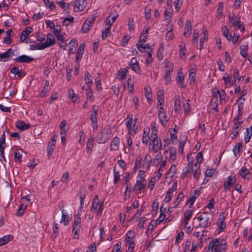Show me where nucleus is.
Returning a JSON list of instances; mask_svg holds the SVG:
<instances>
[{"label":"nucleus","mask_w":252,"mask_h":252,"mask_svg":"<svg viewBox=\"0 0 252 252\" xmlns=\"http://www.w3.org/2000/svg\"><path fill=\"white\" fill-rule=\"evenodd\" d=\"M10 72L15 75H17L19 77L22 78L26 75V73L22 70H19L18 67L14 66L10 69Z\"/></svg>","instance_id":"nucleus-28"},{"label":"nucleus","mask_w":252,"mask_h":252,"mask_svg":"<svg viewBox=\"0 0 252 252\" xmlns=\"http://www.w3.org/2000/svg\"><path fill=\"white\" fill-rule=\"evenodd\" d=\"M118 16L117 15L116 16H114L113 17H111L110 14L106 19V25L111 27V25L115 22L116 19Z\"/></svg>","instance_id":"nucleus-49"},{"label":"nucleus","mask_w":252,"mask_h":252,"mask_svg":"<svg viewBox=\"0 0 252 252\" xmlns=\"http://www.w3.org/2000/svg\"><path fill=\"white\" fill-rule=\"evenodd\" d=\"M248 44L242 45L240 47V54L245 59H246L248 56Z\"/></svg>","instance_id":"nucleus-45"},{"label":"nucleus","mask_w":252,"mask_h":252,"mask_svg":"<svg viewBox=\"0 0 252 252\" xmlns=\"http://www.w3.org/2000/svg\"><path fill=\"white\" fill-rule=\"evenodd\" d=\"M50 90V86H49V81L48 80L45 81V85L43 90L41 91L39 96L41 97H44L46 96V94Z\"/></svg>","instance_id":"nucleus-34"},{"label":"nucleus","mask_w":252,"mask_h":252,"mask_svg":"<svg viewBox=\"0 0 252 252\" xmlns=\"http://www.w3.org/2000/svg\"><path fill=\"white\" fill-rule=\"evenodd\" d=\"M190 102V100L189 99H187L185 100V102L183 103L184 113L186 115H189L191 111Z\"/></svg>","instance_id":"nucleus-39"},{"label":"nucleus","mask_w":252,"mask_h":252,"mask_svg":"<svg viewBox=\"0 0 252 252\" xmlns=\"http://www.w3.org/2000/svg\"><path fill=\"white\" fill-rule=\"evenodd\" d=\"M16 126L20 130H25L30 127V125L25 123L23 121H18L16 122Z\"/></svg>","instance_id":"nucleus-30"},{"label":"nucleus","mask_w":252,"mask_h":252,"mask_svg":"<svg viewBox=\"0 0 252 252\" xmlns=\"http://www.w3.org/2000/svg\"><path fill=\"white\" fill-rule=\"evenodd\" d=\"M142 160V157L141 155H139L136 158L134 162V166L133 170L136 172L137 169L140 168L141 167V162Z\"/></svg>","instance_id":"nucleus-44"},{"label":"nucleus","mask_w":252,"mask_h":252,"mask_svg":"<svg viewBox=\"0 0 252 252\" xmlns=\"http://www.w3.org/2000/svg\"><path fill=\"white\" fill-rule=\"evenodd\" d=\"M13 239V236L8 234L0 238V247L6 245Z\"/></svg>","instance_id":"nucleus-31"},{"label":"nucleus","mask_w":252,"mask_h":252,"mask_svg":"<svg viewBox=\"0 0 252 252\" xmlns=\"http://www.w3.org/2000/svg\"><path fill=\"white\" fill-rule=\"evenodd\" d=\"M84 81L87 85L90 88L93 83V77L87 71L84 74Z\"/></svg>","instance_id":"nucleus-38"},{"label":"nucleus","mask_w":252,"mask_h":252,"mask_svg":"<svg viewBox=\"0 0 252 252\" xmlns=\"http://www.w3.org/2000/svg\"><path fill=\"white\" fill-rule=\"evenodd\" d=\"M226 240L224 239L216 238L211 241L208 245V249L211 252H225Z\"/></svg>","instance_id":"nucleus-2"},{"label":"nucleus","mask_w":252,"mask_h":252,"mask_svg":"<svg viewBox=\"0 0 252 252\" xmlns=\"http://www.w3.org/2000/svg\"><path fill=\"white\" fill-rule=\"evenodd\" d=\"M130 68L135 72L140 74L141 72L140 67L139 63L136 58H132L129 63Z\"/></svg>","instance_id":"nucleus-16"},{"label":"nucleus","mask_w":252,"mask_h":252,"mask_svg":"<svg viewBox=\"0 0 252 252\" xmlns=\"http://www.w3.org/2000/svg\"><path fill=\"white\" fill-rule=\"evenodd\" d=\"M94 138L93 136H90L87 142L86 152L88 154H91L93 150L94 146Z\"/></svg>","instance_id":"nucleus-21"},{"label":"nucleus","mask_w":252,"mask_h":252,"mask_svg":"<svg viewBox=\"0 0 252 252\" xmlns=\"http://www.w3.org/2000/svg\"><path fill=\"white\" fill-rule=\"evenodd\" d=\"M181 108L180 96H176L174 99V111L175 113H179Z\"/></svg>","instance_id":"nucleus-37"},{"label":"nucleus","mask_w":252,"mask_h":252,"mask_svg":"<svg viewBox=\"0 0 252 252\" xmlns=\"http://www.w3.org/2000/svg\"><path fill=\"white\" fill-rule=\"evenodd\" d=\"M157 181L158 180L156 177H152L151 178L148 184V188L150 189V190H152L154 189Z\"/></svg>","instance_id":"nucleus-62"},{"label":"nucleus","mask_w":252,"mask_h":252,"mask_svg":"<svg viewBox=\"0 0 252 252\" xmlns=\"http://www.w3.org/2000/svg\"><path fill=\"white\" fill-rule=\"evenodd\" d=\"M151 162V157L149 154H146L144 158L143 168L147 169L149 168Z\"/></svg>","instance_id":"nucleus-42"},{"label":"nucleus","mask_w":252,"mask_h":252,"mask_svg":"<svg viewBox=\"0 0 252 252\" xmlns=\"http://www.w3.org/2000/svg\"><path fill=\"white\" fill-rule=\"evenodd\" d=\"M150 140V145L152 146L151 150L153 152L157 153L158 150L161 149L162 143L160 138L158 136H151Z\"/></svg>","instance_id":"nucleus-8"},{"label":"nucleus","mask_w":252,"mask_h":252,"mask_svg":"<svg viewBox=\"0 0 252 252\" xmlns=\"http://www.w3.org/2000/svg\"><path fill=\"white\" fill-rule=\"evenodd\" d=\"M190 172L192 173L193 178L198 180L201 174L200 165L198 163H194L193 165L188 164L183 169L182 176L185 178Z\"/></svg>","instance_id":"nucleus-3"},{"label":"nucleus","mask_w":252,"mask_h":252,"mask_svg":"<svg viewBox=\"0 0 252 252\" xmlns=\"http://www.w3.org/2000/svg\"><path fill=\"white\" fill-rule=\"evenodd\" d=\"M86 0H75L73 4V11L79 12L83 11L87 5Z\"/></svg>","instance_id":"nucleus-11"},{"label":"nucleus","mask_w":252,"mask_h":252,"mask_svg":"<svg viewBox=\"0 0 252 252\" xmlns=\"http://www.w3.org/2000/svg\"><path fill=\"white\" fill-rule=\"evenodd\" d=\"M27 206V204L21 203L18 209L17 210L16 215L18 217L22 216L24 213Z\"/></svg>","instance_id":"nucleus-47"},{"label":"nucleus","mask_w":252,"mask_h":252,"mask_svg":"<svg viewBox=\"0 0 252 252\" xmlns=\"http://www.w3.org/2000/svg\"><path fill=\"white\" fill-rule=\"evenodd\" d=\"M63 11H66L69 8L70 3L65 2V0H63L60 1V6Z\"/></svg>","instance_id":"nucleus-61"},{"label":"nucleus","mask_w":252,"mask_h":252,"mask_svg":"<svg viewBox=\"0 0 252 252\" xmlns=\"http://www.w3.org/2000/svg\"><path fill=\"white\" fill-rule=\"evenodd\" d=\"M192 212L191 210H186L184 214V221H189L192 216Z\"/></svg>","instance_id":"nucleus-54"},{"label":"nucleus","mask_w":252,"mask_h":252,"mask_svg":"<svg viewBox=\"0 0 252 252\" xmlns=\"http://www.w3.org/2000/svg\"><path fill=\"white\" fill-rule=\"evenodd\" d=\"M191 23L189 20H188L185 24L183 35L186 37H189L191 32Z\"/></svg>","instance_id":"nucleus-24"},{"label":"nucleus","mask_w":252,"mask_h":252,"mask_svg":"<svg viewBox=\"0 0 252 252\" xmlns=\"http://www.w3.org/2000/svg\"><path fill=\"white\" fill-rule=\"evenodd\" d=\"M68 96L73 102H76L79 99V97L75 94L74 91L71 89L68 90Z\"/></svg>","instance_id":"nucleus-52"},{"label":"nucleus","mask_w":252,"mask_h":252,"mask_svg":"<svg viewBox=\"0 0 252 252\" xmlns=\"http://www.w3.org/2000/svg\"><path fill=\"white\" fill-rule=\"evenodd\" d=\"M234 126L231 132V134L233 135L231 137L232 138H235L236 137L237 134H238L240 129L241 122L234 123Z\"/></svg>","instance_id":"nucleus-36"},{"label":"nucleus","mask_w":252,"mask_h":252,"mask_svg":"<svg viewBox=\"0 0 252 252\" xmlns=\"http://www.w3.org/2000/svg\"><path fill=\"white\" fill-rule=\"evenodd\" d=\"M175 80L176 82L179 84L181 88H186V85L184 84L185 76L182 72V68L178 70Z\"/></svg>","instance_id":"nucleus-13"},{"label":"nucleus","mask_w":252,"mask_h":252,"mask_svg":"<svg viewBox=\"0 0 252 252\" xmlns=\"http://www.w3.org/2000/svg\"><path fill=\"white\" fill-rule=\"evenodd\" d=\"M128 87V91L130 94H133L134 89V82L130 78H129L127 81Z\"/></svg>","instance_id":"nucleus-56"},{"label":"nucleus","mask_w":252,"mask_h":252,"mask_svg":"<svg viewBox=\"0 0 252 252\" xmlns=\"http://www.w3.org/2000/svg\"><path fill=\"white\" fill-rule=\"evenodd\" d=\"M145 96L147 100L149 102L152 100V92L151 89L150 87H145L144 88Z\"/></svg>","instance_id":"nucleus-51"},{"label":"nucleus","mask_w":252,"mask_h":252,"mask_svg":"<svg viewBox=\"0 0 252 252\" xmlns=\"http://www.w3.org/2000/svg\"><path fill=\"white\" fill-rule=\"evenodd\" d=\"M170 156L169 160L171 163H175L176 160V149L171 147L169 149Z\"/></svg>","instance_id":"nucleus-29"},{"label":"nucleus","mask_w":252,"mask_h":252,"mask_svg":"<svg viewBox=\"0 0 252 252\" xmlns=\"http://www.w3.org/2000/svg\"><path fill=\"white\" fill-rule=\"evenodd\" d=\"M126 120L125 124L128 128V133L130 135L134 136L136 133L138 129V126L136 125L137 120H133L132 114L127 115Z\"/></svg>","instance_id":"nucleus-5"},{"label":"nucleus","mask_w":252,"mask_h":252,"mask_svg":"<svg viewBox=\"0 0 252 252\" xmlns=\"http://www.w3.org/2000/svg\"><path fill=\"white\" fill-rule=\"evenodd\" d=\"M171 72L164 71V74L163 77L166 85H168L171 81Z\"/></svg>","instance_id":"nucleus-64"},{"label":"nucleus","mask_w":252,"mask_h":252,"mask_svg":"<svg viewBox=\"0 0 252 252\" xmlns=\"http://www.w3.org/2000/svg\"><path fill=\"white\" fill-rule=\"evenodd\" d=\"M157 224H158L157 220H156V221L154 220H151L148 226V228H147L146 233L147 234H148L150 231V232L151 233L153 231V230L155 228V227L157 226Z\"/></svg>","instance_id":"nucleus-53"},{"label":"nucleus","mask_w":252,"mask_h":252,"mask_svg":"<svg viewBox=\"0 0 252 252\" xmlns=\"http://www.w3.org/2000/svg\"><path fill=\"white\" fill-rule=\"evenodd\" d=\"M222 79L224 81V84L227 86L228 84L230 86H233L235 85V80L231 79L228 74L226 73L224 74V76L222 77Z\"/></svg>","instance_id":"nucleus-41"},{"label":"nucleus","mask_w":252,"mask_h":252,"mask_svg":"<svg viewBox=\"0 0 252 252\" xmlns=\"http://www.w3.org/2000/svg\"><path fill=\"white\" fill-rule=\"evenodd\" d=\"M104 203L103 201H100L99 197L95 195L93 199L91 205V212L96 213L97 216H100L102 215L103 210Z\"/></svg>","instance_id":"nucleus-4"},{"label":"nucleus","mask_w":252,"mask_h":252,"mask_svg":"<svg viewBox=\"0 0 252 252\" xmlns=\"http://www.w3.org/2000/svg\"><path fill=\"white\" fill-rule=\"evenodd\" d=\"M44 43L47 47L53 45L56 43V41L52 33H49L47 35V38Z\"/></svg>","instance_id":"nucleus-33"},{"label":"nucleus","mask_w":252,"mask_h":252,"mask_svg":"<svg viewBox=\"0 0 252 252\" xmlns=\"http://www.w3.org/2000/svg\"><path fill=\"white\" fill-rule=\"evenodd\" d=\"M57 38V43L60 47L65 50L67 46V43L65 40V38L63 34L56 36Z\"/></svg>","instance_id":"nucleus-25"},{"label":"nucleus","mask_w":252,"mask_h":252,"mask_svg":"<svg viewBox=\"0 0 252 252\" xmlns=\"http://www.w3.org/2000/svg\"><path fill=\"white\" fill-rule=\"evenodd\" d=\"M242 150V145L241 143H237L234 146L233 152L235 156H237Z\"/></svg>","instance_id":"nucleus-50"},{"label":"nucleus","mask_w":252,"mask_h":252,"mask_svg":"<svg viewBox=\"0 0 252 252\" xmlns=\"http://www.w3.org/2000/svg\"><path fill=\"white\" fill-rule=\"evenodd\" d=\"M60 127L61 128L60 132L66 133L69 129V127L66 126V121L65 120L61 122Z\"/></svg>","instance_id":"nucleus-57"},{"label":"nucleus","mask_w":252,"mask_h":252,"mask_svg":"<svg viewBox=\"0 0 252 252\" xmlns=\"http://www.w3.org/2000/svg\"><path fill=\"white\" fill-rule=\"evenodd\" d=\"M147 186V180L145 178V172L139 170L136 176V181L133 187V191L138 193H141Z\"/></svg>","instance_id":"nucleus-1"},{"label":"nucleus","mask_w":252,"mask_h":252,"mask_svg":"<svg viewBox=\"0 0 252 252\" xmlns=\"http://www.w3.org/2000/svg\"><path fill=\"white\" fill-rule=\"evenodd\" d=\"M252 133V126L250 127V128H248L246 130L245 138H244V141L246 143H248L250 140L251 137V135Z\"/></svg>","instance_id":"nucleus-48"},{"label":"nucleus","mask_w":252,"mask_h":252,"mask_svg":"<svg viewBox=\"0 0 252 252\" xmlns=\"http://www.w3.org/2000/svg\"><path fill=\"white\" fill-rule=\"evenodd\" d=\"M221 31L222 32L223 35L225 36L226 39L230 41L232 38V34L229 31L227 27L225 26H223L221 28Z\"/></svg>","instance_id":"nucleus-40"},{"label":"nucleus","mask_w":252,"mask_h":252,"mask_svg":"<svg viewBox=\"0 0 252 252\" xmlns=\"http://www.w3.org/2000/svg\"><path fill=\"white\" fill-rule=\"evenodd\" d=\"M224 213H220L219 216V218L217 222V225L218 227V230L220 232H221L226 226V223L224 222Z\"/></svg>","instance_id":"nucleus-14"},{"label":"nucleus","mask_w":252,"mask_h":252,"mask_svg":"<svg viewBox=\"0 0 252 252\" xmlns=\"http://www.w3.org/2000/svg\"><path fill=\"white\" fill-rule=\"evenodd\" d=\"M158 116L162 126H165L169 121V117L166 115L165 110L162 106L159 107Z\"/></svg>","instance_id":"nucleus-10"},{"label":"nucleus","mask_w":252,"mask_h":252,"mask_svg":"<svg viewBox=\"0 0 252 252\" xmlns=\"http://www.w3.org/2000/svg\"><path fill=\"white\" fill-rule=\"evenodd\" d=\"M223 3L222 2H220L219 4L218 8L217 9V14L216 17L218 19H220L223 16Z\"/></svg>","instance_id":"nucleus-46"},{"label":"nucleus","mask_w":252,"mask_h":252,"mask_svg":"<svg viewBox=\"0 0 252 252\" xmlns=\"http://www.w3.org/2000/svg\"><path fill=\"white\" fill-rule=\"evenodd\" d=\"M120 143V138L117 136L115 137L111 142L110 147V151H118L119 149Z\"/></svg>","instance_id":"nucleus-19"},{"label":"nucleus","mask_w":252,"mask_h":252,"mask_svg":"<svg viewBox=\"0 0 252 252\" xmlns=\"http://www.w3.org/2000/svg\"><path fill=\"white\" fill-rule=\"evenodd\" d=\"M164 63L166 67L165 71L172 72L174 68L173 63L168 61H165Z\"/></svg>","instance_id":"nucleus-55"},{"label":"nucleus","mask_w":252,"mask_h":252,"mask_svg":"<svg viewBox=\"0 0 252 252\" xmlns=\"http://www.w3.org/2000/svg\"><path fill=\"white\" fill-rule=\"evenodd\" d=\"M98 111V107L95 105H93L90 117V120L92 122H97Z\"/></svg>","instance_id":"nucleus-23"},{"label":"nucleus","mask_w":252,"mask_h":252,"mask_svg":"<svg viewBox=\"0 0 252 252\" xmlns=\"http://www.w3.org/2000/svg\"><path fill=\"white\" fill-rule=\"evenodd\" d=\"M113 175H114V184H116L120 178V174L119 171H117L116 168L114 167L113 169Z\"/></svg>","instance_id":"nucleus-60"},{"label":"nucleus","mask_w":252,"mask_h":252,"mask_svg":"<svg viewBox=\"0 0 252 252\" xmlns=\"http://www.w3.org/2000/svg\"><path fill=\"white\" fill-rule=\"evenodd\" d=\"M33 59L27 55H23L14 59V61L18 63H29L32 61Z\"/></svg>","instance_id":"nucleus-20"},{"label":"nucleus","mask_w":252,"mask_h":252,"mask_svg":"<svg viewBox=\"0 0 252 252\" xmlns=\"http://www.w3.org/2000/svg\"><path fill=\"white\" fill-rule=\"evenodd\" d=\"M131 186L130 185L129 186H127L125 189V191L124 192V199L126 200L130 197V194L131 189Z\"/></svg>","instance_id":"nucleus-59"},{"label":"nucleus","mask_w":252,"mask_h":252,"mask_svg":"<svg viewBox=\"0 0 252 252\" xmlns=\"http://www.w3.org/2000/svg\"><path fill=\"white\" fill-rule=\"evenodd\" d=\"M74 221L72 224L73 239H78L79 238V233L81 228V221L80 217H74Z\"/></svg>","instance_id":"nucleus-7"},{"label":"nucleus","mask_w":252,"mask_h":252,"mask_svg":"<svg viewBox=\"0 0 252 252\" xmlns=\"http://www.w3.org/2000/svg\"><path fill=\"white\" fill-rule=\"evenodd\" d=\"M162 156L160 152L158 153L153 161V165L155 166H158L159 165L160 163L162 161Z\"/></svg>","instance_id":"nucleus-43"},{"label":"nucleus","mask_w":252,"mask_h":252,"mask_svg":"<svg viewBox=\"0 0 252 252\" xmlns=\"http://www.w3.org/2000/svg\"><path fill=\"white\" fill-rule=\"evenodd\" d=\"M111 132V128L107 126L104 127L102 130L100 137L97 140V142L99 144L105 143L109 139Z\"/></svg>","instance_id":"nucleus-9"},{"label":"nucleus","mask_w":252,"mask_h":252,"mask_svg":"<svg viewBox=\"0 0 252 252\" xmlns=\"http://www.w3.org/2000/svg\"><path fill=\"white\" fill-rule=\"evenodd\" d=\"M210 214L208 212H204L201 214L198 217H195L194 220L197 219L199 222V226L202 228L209 227L211 224V220L210 218Z\"/></svg>","instance_id":"nucleus-6"},{"label":"nucleus","mask_w":252,"mask_h":252,"mask_svg":"<svg viewBox=\"0 0 252 252\" xmlns=\"http://www.w3.org/2000/svg\"><path fill=\"white\" fill-rule=\"evenodd\" d=\"M236 182L235 175H231L228 177L227 180L224 182V190H229L232 186Z\"/></svg>","instance_id":"nucleus-17"},{"label":"nucleus","mask_w":252,"mask_h":252,"mask_svg":"<svg viewBox=\"0 0 252 252\" xmlns=\"http://www.w3.org/2000/svg\"><path fill=\"white\" fill-rule=\"evenodd\" d=\"M69 54H73L75 52L76 49L78 46L77 41L75 39H72L68 44Z\"/></svg>","instance_id":"nucleus-26"},{"label":"nucleus","mask_w":252,"mask_h":252,"mask_svg":"<svg viewBox=\"0 0 252 252\" xmlns=\"http://www.w3.org/2000/svg\"><path fill=\"white\" fill-rule=\"evenodd\" d=\"M177 182H174L172 187L169 188L166 193L165 200L166 202H169L173 195V192L177 189Z\"/></svg>","instance_id":"nucleus-15"},{"label":"nucleus","mask_w":252,"mask_h":252,"mask_svg":"<svg viewBox=\"0 0 252 252\" xmlns=\"http://www.w3.org/2000/svg\"><path fill=\"white\" fill-rule=\"evenodd\" d=\"M45 6L50 11H54L56 9V6L52 0H42Z\"/></svg>","instance_id":"nucleus-35"},{"label":"nucleus","mask_w":252,"mask_h":252,"mask_svg":"<svg viewBox=\"0 0 252 252\" xmlns=\"http://www.w3.org/2000/svg\"><path fill=\"white\" fill-rule=\"evenodd\" d=\"M250 174V172L248 169L246 168L245 166H242L239 171V175L242 177V178L246 180L249 179V176Z\"/></svg>","instance_id":"nucleus-22"},{"label":"nucleus","mask_w":252,"mask_h":252,"mask_svg":"<svg viewBox=\"0 0 252 252\" xmlns=\"http://www.w3.org/2000/svg\"><path fill=\"white\" fill-rule=\"evenodd\" d=\"M128 30L130 32L131 31H134L135 28L134 19L132 17H130L128 19Z\"/></svg>","instance_id":"nucleus-63"},{"label":"nucleus","mask_w":252,"mask_h":252,"mask_svg":"<svg viewBox=\"0 0 252 252\" xmlns=\"http://www.w3.org/2000/svg\"><path fill=\"white\" fill-rule=\"evenodd\" d=\"M33 31V29L31 27H26L24 30L22 31L21 34L20 40L21 42H24L28 38L29 34Z\"/></svg>","instance_id":"nucleus-18"},{"label":"nucleus","mask_w":252,"mask_h":252,"mask_svg":"<svg viewBox=\"0 0 252 252\" xmlns=\"http://www.w3.org/2000/svg\"><path fill=\"white\" fill-rule=\"evenodd\" d=\"M62 215L60 222L63 223L65 226L67 225L69 222L70 217L65 212L64 210H62Z\"/></svg>","instance_id":"nucleus-32"},{"label":"nucleus","mask_w":252,"mask_h":252,"mask_svg":"<svg viewBox=\"0 0 252 252\" xmlns=\"http://www.w3.org/2000/svg\"><path fill=\"white\" fill-rule=\"evenodd\" d=\"M85 44H81L80 45L76 55L75 62H78L82 58L84 53Z\"/></svg>","instance_id":"nucleus-27"},{"label":"nucleus","mask_w":252,"mask_h":252,"mask_svg":"<svg viewBox=\"0 0 252 252\" xmlns=\"http://www.w3.org/2000/svg\"><path fill=\"white\" fill-rule=\"evenodd\" d=\"M179 51H180V57L181 58H183V57L185 56L186 53V45L184 42H182L179 45Z\"/></svg>","instance_id":"nucleus-58"},{"label":"nucleus","mask_w":252,"mask_h":252,"mask_svg":"<svg viewBox=\"0 0 252 252\" xmlns=\"http://www.w3.org/2000/svg\"><path fill=\"white\" fill-rule=\"evenodd\" d=\"M95 19V16L89 17L84 23L82 28V32L86 33L90 30V28L92 26Z\"/></svg>","instance_id":"nucleus-12"}]
</instances>
